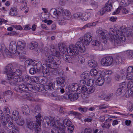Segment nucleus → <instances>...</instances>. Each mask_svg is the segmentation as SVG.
Masks as SVG:
<instances>
[{"label": "nucleus", "instance_id": "1", "mask_svg": "<svg viewBox=\"0 0 133 133\" xmlns=\"http://www.w3.org/2000/svg\"><path fill=\"white\" fill-rule=\"evenodd\" d=\"M84 44L82 41H78L75 45L71 44L67 48L58 44V47L61 52L66 53L67 52L69 55L64 54L63 55V59L66 62L69 63H73L74 60L77 57L79 52H82L84 48Z\"/></svg>", "mask_w": 133, "mask_h": 133}, {"label": "nucleus", "instance_id": "2", "mask_svg": "<svg viewBox=\"0 0 133 133\" xmlns=\"http://www.w3.org/2000/svg\"><path fill=\"white\" fill-rule=\"evenodd\" d=\"M44 53L47 59L44 58H42V61L44 64L47 65V67L50 69H54L57 68V65L60 64L59 59L57 56L59 55V52L57 51L54 45L50 46V49L47 47L44 49Z\"/></svg>", "mask_w": 133, "mask_h": 133}, {"label": "nucleus", "instance_id": "3", "mask_svg": "<svg viewBox=\"0 0 133 133\" xmlns=\"http://www.w3.org/2000/svg\"><path fill=\"white\" fill-rule=\"evenodd\" d=\"M128 28L124 26L121 27L120 28L116 31V34L114 35L112 34H109L108 38L112 42H114L115 44L119 46L121 43L125 41V38L124 36V34L128 32Z\"/></svg>", "mask_w": 133, "mask_h": 133}, {"label": "nucleus", "instance_id": "4", "mask_svg": "<svg viewBox=\"0 0 133 133\" xmlns=\"http://www.w3.org/2000/svg\"><path fill=\"white\" fill-rule=\"evenodd\" d=\"M59 118L57 116L54 118L50 116L46 118L45 125L47 128H50L51 129V133H55L56 130L57 131L59 129V125L60 124L59 122Z\"/></svg>", "mask_w": 133, "mask_h": 133}, {"label": "nucleus", "instance_id": "5", "mask_svg": "<svg viewBox=\"0 0 133 133\" xmlns=\"http://www.w3.org/2000/svg\"><path fill=\"white\" fill-rule=\"evenodd\" d=\"M13 73H14V75L11 76L9 82L11 85H16L18 83V80L20 77L19 76L21 75L22 71L19 69H14Z\"/></svg>", "mask_w": 133, "mask_h": 133}, {"label": "nucleus", "instance_id": "6", "mask_svg": "<svg viewBox=\"0 0 133 133\" xmlns=\"http://www.w3.org/2000/svg\"><path fill=\"white\" fill-rule=\"evenodd\" d=\"M17 48L16 49L17 50V55H19L20 53L25 54L26 53V50L24 48L25 44L24 41L23 40L19 41L17 43Z\"/></svg>", "mask_w": 133, "mask_h": 133}, {"label": "nucleus", "instance_id": "7", "mask_svg": "<svg viewBox=\"0 0 133 133\" xmlns=\"http://www.w3.org/2000/svg\"><path fill=\"white\" fill-rule=\"evenodd\" d=\"M5 70L4 71V74L6 75V78L9 81L11 79V76H13L14 73H13L14 69L12 65L10 64H8L4 68Z\"/></svg>", "mask_w": 133, "mask_h": 133}, {"label": "nucleus", "instance_id": "8", "mask_svg": "<svg viewBox=\"0 0 133 133\" xmlns=\"http://www.w3.org/2000/svg\"><path fill=\"white\" fill-rule=\"evenodd\" d=\"M92 35L90 32H87L84 35L82 39L84 44L86 45H88L91 41L92 37Z\"/></svg>", "mask_w": 133, "mask_h": 133}, {"label": "nucleus", "instance_id": "9", "mask_svg": "<svg viewBox=\"0 0 133 133\" xmlns=\"http://www.w3.org/2000/svg\"><path fill=\"white\" fill-rule=\"evenodd\" d=\"M113 62V58L112 57L107 56L102 59L101 63L104 66H109L112 65Z\"/></svg>", "mask_w": 133, "mask_h": 133}, {"label": "nucleus", "instance_id": "10", "mask_svg": "<svg viewBox=\"0 0 133 133\" xmlns=\"http://www.w3.org/2000/svg\"><path fill=\"white\" fill-rule=\"evenodd\" d=\"M63 124L62 123H60V124L59 125V130L62 133L65 132L64 128L65 127H68L72 125V123L69 119H65L63 121Z\"/></svg>", "mask_w": 133, "mask_h": 133}, {"label": "nucleus", "instance_id": "11", "mask_svg": "<svg viewBox=\"0 0 133 133\" xmlns=\"http://www.w3.org/2000/svg\"><path fill=\"white\" fill-rule=\"evenodd\" d=\"M36 118L38 121V123L37 122L35 126L34 129L35 131L37 133H39L41 131V123L39 121L40 120L41 116L40 114L38 112H37L35 114Z\"/></svg>", "mask_w": 133, "mask_h": 133}, {"label": "nucleus", "instance_id": "12", "mask_svg": "<svg viewBox=\"0 0 133 133\" xmlns=\"http://www.w3.org/2000/svg\"><path fill=\"white\" fill-rule=\"evenodd\" d=\"M59 10L61 13H62V17L63 19L65 20L69 19L71 18V13L68 10L66 9H63L60 8Z\"/></svg>", "mask_w": 133, "mask_h": 133}, {"label": "nucleus", "instance_id": "13", "mask_svg": "<svg viewBox=\"0 0 133 133\" xmlns=\"http://www.w3.org/2000/svg\"><path fill=\"white\" fill-rule=\"evenodd\" d=\"M126 77L128 80H133V66H129L127 69Z\"/></svg>", "mask_w": 133, "mask_h": 133}, {"label": "nucleus", "instance_id": "14", "mask_svg": "<svg viewBox=\"0 0 133 133\" xmlns=\"http://www.w3.org/2000/svg\"><path fill=\"white\" fill-rule=\"evenodd\" d=\"M66 89L67 92L77 91L78 92L80 87H79L77 84L73 83L67 87Z\"/></svg>", "mask_w": 133, "mask_h": 133}, {"label": "nucleus", "instance_id": "15", "mask_svg": "<svg viewBox=\"0 0 133 133\" xmlns=\"http://www.w3.org/2000/svg\"><path fill=\"white\" fill-rule=\"evenodd\" d=\"M93 47L96 50H103L104 49L103 45L96 40H93L91 43Z\"/></svg>", "mask_w": 133, "mask_h": 133}, {"label": "nucleus", "instance_id": "16", "mask_svg": "<svg viewBox=\"0 0 133 133\" xmlns=\"http://www.w3.org/2000/svg\"><path fill=\"white\" fill-rule=\"evenodd\" d=\"M96 32L102 36L103 39H105V40L107 39L109 35H108V32L106 30H103L101 28H99L97 30Z\"/></svg>", "mask_w": 133, "mask_h": 133}, {"label": "nucleus", "instance_id": "17", "mask_svg": "<svg viewBox=\"0 0 133 133\" xmlns=\"http://www.w3.org/2000/svg\"><path fill=\"white\" fill-rule=\"evenodd\" d=\"M9 49L11 51V52L14 54H16V55H17V50L16 49L17 47L16 46V44L15 42H11L9 44Z\"/></svg>", "mask_w": 133, "mask_h": 133}, {"label": "nucleus", "instance_id": "18", "mask_svg": "<svg viewBox=\"0 0 133 133\" xmlns=\"http://www.w3.org/2000/svg\"><path fill=\"white\" fill-rule=\"evenodd\" d=\"M14 90L18 92H22L27 91L26 84H22L18 87L14 88Z\"/></svg>", "mask_w": 133, "mask_h": 133}, {"label": "nucleus", "instance_id": "19", "mask_svg": "<svg viewBox=\"0 0 133 133\" xmlns=\"http://www.w3.org/2000/svg\"><path fill=\"white\" fill-rule=\"evenodd\" d=\"M57 83L58 86L61 87H64L65 84V80L64 78L59 77L56 79Z\"/></svg>", "mask_w": 133, "mask_h": 133}, {"label": "nucleus", "instance_id": "20", "mask_svg": "<svg viewBox=\"0 0 133 133\" xmlns=\"http://www.w3.org/2000/svg\"><path fill=\"white\" fill-rule=\"evenodd\" d=\"M30 78L29 76L27 75L25 76L24 77L21 76L19 77V79L18 80V83L19 82L23 81L24 83L28 84L30 82Z\"/></svg>", "mask_w": 133, "mask_h": 133}, {"label": "nucleus", "instance_id": "21", "mask_svg": "<svg viewBox=\"0 0 133 133\" xmlns=\"http://www.w3.org/2000/svg\"><path fill=\"white\" fill-rule=\"evenodd\" d=\"M22 110L23 115H29L30 110L28 106L27 105H24L22 107Z\"/></svg>", "mask_w": 133, "mask_h": 133}, {"label": "nucleus", "instance_id": "22", "mask_svg": "<svg viewBox=\"0 0 133 133\" xmlns=\"http://www.w3.org/2000/svg\"><path fill=\"white\" fill-rule=\"evenodd\" d=\"M91 13L89 12H85L83 13L81 16L82 20L84 21H87L90 17Z\"/></svg>", "mask_w": 133, "mask_h": 133}, {"label": "nucleus", "instance_id": "23", "mask_svg": "<svg viewBox=\"0 0 133 133\" xmlns=\"http://www.w3.org/2000/svg\"><path fill=\"white\" fill-rule=\"evenodd\" d=\"M104 82V77L100 76L96 80V84L99 86H102Z\"/></svg>", "mask_w": 133, "mask_h": 133}, {"label": "nucleus", "instance_id": "24", "mask_svg": "<svg viewBox=\"0 0 133 133\" xmlns=\"http://www.w3.org/2000/svg\"><path fill=\"white\" fill-rule=\"evenodd\" d=\"M34 68L37 70V72L40 71L41 69V65L38 61H36L34 63Z\"/></svg>", "mask_w": 133, "mask_h": 133}, {"label": "nucleus", "instance_id": "25", "mask_svg": "<svg viewBox=\"0 0 133 133\" xmlns=\"http://www.w3.org/2000/svg\"><path fill=\"white\" fill-rule=\"evenodd\" d=\"M19 112L16 110L14 111L12 115V120H14L15 121L19 119Z\"/></svg>", "mask_w": 133, "mask_h": 133}, {"label": "nucleus", "instance_id": "26", "mask_svg": "<svg viewBox=\"0 0 133 133\" xmlns=\"http://www.w3.org/2000/svg\"><path fill=\"white\" fill-rule=\"evenodd\" d=\"M40 85L39 84L37 83L34 85V92L36 91H42L43 87L42 85Z\"/></svg>", "mask_w": 133, "mask_h": 133}, {"label": "nucleus", "instance_id": "27", "mask_svg": "<svg viewBox=\"0 0 133 133\" xmlns=\"http://www.w3.org/2000/svg\"><path fill=\"white\" fill-rule=\"evenodd\" d=\"M52 86V83L51 82H49L47 84L45 85L43 88L46 91H48L50 90H52L53 88Z\"/></svg>", "mask_w": 133, "mask_h": 133}, {"label": "nucleus", "instance_id": "28", "mask_svg": "<svg viewBox=\"0 0 133 133\" xmlns=\"http://www.w3.org/2000/svg\"><path fill=\"white\" fill-rule=\"evenodd\" d=\"M37 122L35 121L27 122V124L28 128L30 130H32Z\"/></svg>", "mask_w": 133, "mask_h": 133}, {"label": "nucleus", "instance_id": "29", "mask_svg": "<svg viewBox=\"0 0 133 133\" xmlns=\"http://www.w3.org/2000/svg\"><path fill=\"white\" fill-rule=\"evenodd\" d=\"M123 59L121 56H117L115 59V63L116 64H120L123 61Z\"/></svg>", "mask_w": 133, "mask_h": 133}, {"label": "nucleus", "instance_id": "30", "mask_svg": "<svg viewBox=\"0 0 133 133\" xmlns=\"http://www.w3.org/2000/svg\"><path fill=\"white\" fill-rule=\"evenodd\" d=\"M68 114L69 115L70 114H72L77 118H78V119H80L81 118V116H82V114L78 112H75L74 111H69L68 112Z\"/></svg>", "mask_w": 133, "mask_h": 133}, {"label": "nucleus", "instance_id": "31", "mask_svg": "<svg viewBox=\"0 0 133 133\" xmlns=\"http://www.w3.org/2000/svg\"><path fill=\"white\" fill-rule=\"evenodd\" d=\"M89 65L91 68H94L96 67L97 65L96 61L94 60H89L88 62Z\"/></svg>", "mask_w": 133, "mask_h": 133}, {"label": "nucleus", "instance_id": "32", "mask_svg": "<svg viewBox=\"0 0 133 133\" xmlns=\"http://www.w3.org/2000/svg\"><path fill=\"white\" fill-rule=\"evenodd\" d=\"M19 129L17 127L14 126L13 128L12 127L11 129H9L8 130V132L10 133H19Z\"/></svg>", "mask_w": 133, "mask_h": 133}, {"label": "nucleus", "instance_id": "33", "mask_svg": "<svg viewBox=\"0 0 133 133\" xmlns=\"http://www.w3.org/2000/svg\"><path fill=\"white\" fill-rule=\"evenodd\" d=\"M10 15L12 16H16L17 14V9L15 7H13L10 10Z\"/></svg>", "mask_w": 133, "mask_h": 133}, {"label": "nucleus", "instance_id": "34", "mask_svg": "<svg viewBox=\"0 0 133 133\" xmlns=\"http://www.w3.org/2000/svg\"><path fill=\"white\" fill-rule=\"evenodd\" d=\"M111 10L105 6L104 8H102L99 11V15H102L107 12H109Z\"/></svg>", "mask_w": 133, "mask_h": 133}, {"label": "nucleus", "instance_id": "35", "mask_svg": "<svg viewBox=\"0 0 133 133\" xmlns=\"http://www.w3.org/2000/svg\"><path fill=\"white\" fill-rule=\"evenodd\" d=\"M38 46L37 43L35 42H32L29 44V46L30 49H33L36 48Z\"/></svg>", "mask_w": 133, "mask_h": 133}, {"label": "nucleus", "instance_id": "36", "mask_svg": "<svg viewBox=\"0 0 133 133\" xmlns=\"http://www.w3.org/2000/svg\"><path fill=\"white\" fill-rule=\"evenodd\" d=\"M42 72L43 75V76L46 77L50 74V71L48 68H43L42 70Z\"/></svg>", "mask_w": 133, "mask_h": 133}, {"label": "nucleus", "instance_id": "37", "mask_svg": "<svg viewBox=\"0 0 133 133\" xmlns=\"http://www.w3.org/2000/svg\"><path fill=\"white\" fill-rule=\"evenodd\" d=\"M112 0H109L105 4V6L111 10L112 9Z\"/></svg>", "mask_w": 133, "mask_h": 133}, {"label": "nucleus", "instance_id": "38", "mask_svg": "<svg viewBox=\"0 0 133 133\" xmlns=\"http://www.w3.org/2000/svg\"><path fill=\"white\" fill-rule=\"evenodd\" d=\"M78 54H78L77 57L74 60L77 58V60L78 62L80 64H82L84 63V58L81 56L78 55Z\"/></svg>", "mask_w": 133, "mask_h": 133}, {"label": "nucleus", "instance_id": "39", "mask_svg": "<svg viewBox=\"0 0 133 133\" xmlns=\"http://www.w3.org/2000/svg\"><path fill=\"white\" fill-rule=\"evenodd\" d=\"M127 84L128 89H130L131 92L133 91V80H129Z\"/></svg>", "mask_w": 133, "mask_h": 133}, {"label": "nucleus", "instance_id": "40", "mask_svg": "<svg viewBox=\"0 0 133 133\" xmlns=\"http://www.w3.org/2000/svg\"><path fill=\"white\" fill-rule=\"evenodd\" d=\"M6 115V121H7L8 123L9 124H10L11 125L14 122L12 119L11 118L10 116L9 115V114Z\"/></svg>", "mask_w": 133, "mask_h": 133}, {"label": "nucleus", "instance_id": "41", "mask_svg": "<svg viewBox=\"0 0 133 133\" xmlns=\"http://www.w3.org/2000/svg\"><path fill=\"white\" fill-rule=\"evenodd\" d=\"M101 126L103 128L108 129L111 125L110 123L106 122L105 123H102L101 124Z\"/></svg>", "mask_w": 133, "mask_h": 133}, {"label": "nucleus", "instance_id": "42", "mask_svg": "<svg viewBox=\"0 0 133 133\" xmlns=\"http://www.w3.org/2000/svg\"><path fill=\"white\" fill-rule=\"evenodd\" d=\"M79 111L82 114H84L88 110V108L85 107H82L80 106L78 108Z\"/></svg>", "mask_w": 133, "mask_h": 133}, {"label": "nucleus", "instance_id": "43", "mask_svg": "<svg viewBox=\"0 0 133 133\" xmlns=\"http://www.w3.org/2000/svg\"><path fill=\"white\" fill-rule=\"evenodd\" d=\"M27 91L29 90L32 92H34V85L31 84H26Z\"/></svg>", "mask_w": 133, "mask_h": 133}, {"label": "nucleus", "instance_id": "44", "mask_svg": "<svg viewBox=\"0 0 133 133\" xmlns=\"http://www.w3.org/2000/svg\"><path fill=\"white\" fill-rule=\"evenodd\" d=\"M126 54L129 59H131L133 58V51H132L128 50L126 51Z\"/></svg>", "mask_w": 133, "mask_h": 133}, {"label": "nucleus", "instance_id": "45", "mask_svg": "<svg viewBox=\"0 0 133 133\" xmlns=\"http://www.w3.org/2000/svg\"><path fill=\"white\" fill-rule=\"evenodd\" d=\"M89 75V72L88 71H85L81 74V76L82 79H85L88 77Z\"/></svg>", "mask_w": 133, "mask_h": 133}, {"label": "nucleus", "instance_id": "46", "mask_svg": "<svg viewBox=\"0 0 133 133\" xmlns=\"http://www.w3.org/2000/svg\"><path fill=\"white\" fill-rule=\"evenodd\" d=\"M79 87H80V89H79V90L78 91V93H80L82 92L83 93L86 91L87 92L88 88H87L86 86H85Z\"/></svg>", "mask_w": 133, "mask_h": 133}, {"label": "nucleus", "instance_id": "47", "mask_svg": "<svg viewBox=\"0 0 133 133\" xmlns=\"http://www.w3.org/2000/svg\"><path fill=\"white\" fill-rule=\"evenodd\" d=\"M30 82L36 83L39 81V78L37 76H33L30 78Z\"/></svg>", "mask_w": 133, "mask_h": 133}, {"label": "nucleus", "instance_id": "48", "mask_svg": "<svg viewBox=\"0 0 133 133\" xmlns=\"http://www.w3.org/2000/svg\"><path fill=\"white\" fill-rule=\"evenodd\" d=\"M97 108L99 110H102L105 109L108 107V106L105 104H100L98 106H96Z\"/></svg>", "mask_w": 133, "mask_h": 133}, {"label": "nucleus", "instance_id": "49", "mask_svg": "<svg viewBox=\"0 0 133 133\" xmlns=\"http://www.w3.org/2000/svg\"><path fill=\"white\" fill-rule=\"evenodd\" d=\"M33 61L32 59L27 60L25 62V64L26 66H28V65H33Z\"/></svg>", "mask_w": 133, "mask_h": 133}, {"label": "nucleus", "instance_id": "50", "mask_svg": "<svg viewBox=\"0 0 133 133\" xmlns=\"http://www.w3.org/2000/svg\"><path fill=\"white\" fill-rule=\"evenodd\" d=\"M98 73V71L96 69H92L90 71V74L91 76H96Z\"/></svg>", "mask_w": 133, "mask_h": 133}, {"label": "nucleus", "instance_id": "51", "mask_svg": "<svg viewBox=\"0 0 133 133\" xmlns=\"http://www.w3.org/2000/svg\"><path fill=\"white\" fill-rule=\"evenodd\" d=\"M50 97L52 98V99H56L58 98V95L56 92H53L50 94Z\"/></svg>", "mask_w": 133, "mask_h": 133}, {"label": "nucleus", "instance_id": "52", "mask_svg": "<svg viewBox=\"0 0 133 133\" xmlns=\"http://www.w3.org/2000/svg\"><path fill=\"white\" fill-rule=\"evenodd\" d=\"M95 90V88L94 87H90L88 88L87 92L89 94L93 93Z\"/></svg>", "mask_w": 133, "mask_h": 133}, {"label": "nucleus", "instance_id": "53", "mask_svg": "<svg viewBox=\"0 0 133 133\" xmlns=\"http://www.w3.org/2000/svg\"><path fill=\"white\" fill-rule=\"evenodd\" d=\"M17 123L21 126L23 125L24 124V121L22 118H19L17 120Z\"/></svg>", "mask_w": 133, "mask_h": 133}, {"label": "nucleus", "instance_id": "54", "mask_svg": "<svg viewBox=\"0 0 133 133\" xmlns=\"http://www.w3.org/2000/svg\"><path fill=\"white\" fill-rule=\"evenodd\" d=\"M3 112L6 115L9 114H10V110L8 107H4L3 109Z\"/></svg>", "mask_w": 133, "mask_h": 133}, {"label": "nucleus", "instance_id": "55", "mask_svg": "<svg viewBox=\"0 0 133 133\" xmlns=\"http://www.w3.org/2000/svg\"><path fill=\"white\" fill-rule=\"evenodd\" d=\"M94 81L93 79H90L88 81L87 83V86L91 87L94 84Z\"/></svg>", "mask_w": 133, "mask_h": 133}, {"label": "nucleus", "instance_id": "56", "mask_svg": "<svg viewBox=\"0 0 133 133\" xmlns=\"http://www.w3.org/2000/svg\"><path fill=\"white\" fill-rule=\"evenodd\" d=\"M74 126L72 125L67 128V131L69 133H72L74 130Z\"/></svg>", "mask_w": 133, "mask_h": 133}, {"label": "nucleus", "instance_id": "57", "mask_svg": "<svg viewBox=\"0 0 133 133\" xmlns=\"http://www.w3.org/2000/svg\"><path fill=\"white\" fill-rule=\"evenodd\" d=\"M23 54L20 53L19 55H18L19 56L20 61L22 62L24 61L26 59V57L24 55H23Z\"/></svg>", "mask_w": 133, "mask_h": 133}, {"label": "nucleus", "instance_id": "58", "mask_svg": "<svg viewBox=\"0 0 133 133\" xmlns=\"http://www.w3.org/2000/svg\"><path fill=\"white\" fill-rule=\"evenodd\" d=\"M80 85L79 87H83L85 86L86 84V81L82 79L80 80L79 82Z\"/></svg>", "mask_w": 133, "mask_h": 133}, {"label": "nucleus", "instance_id": "59", "mask_svg": "<svg viewBox=\"0 0 133 133\" xmlns=\"http://www.w3.org/2000/svg\"><path fill=\"white\" fill-rule=\"evenodd\" d=\"M92 24L91 23H89L85 25L83 27L81 28V30H82L83 29H85L87 28H89L91 27L92 26Z\"/></svg>", "mask_w": 133, "mask_h": 133}, {"label": "nucleus", "instance_id": "60", "mask_svg": "<svg viewBox=\"0 0 133 133\" xmlns=\"http://www.w3.org/2000/svg\"><path fill=\"white\" fill-rule=\"evenodd\" d=\"M73 96V98H71V101H72L76 100L79 97V95L76 93L74 94Z\"/></svg>", "mask_w": 133, "mask_h": 133}, {"label": "nucleus", "instance_id": "61", "mask_svg": "<svg viewBox=\"0 0 133 133\" xmlns=\"http://www.w3.org/2000/svg\"><path fill=\"white\" fill-rule=\"evenodd\" d=\"M37 70L34 68H31L29 70V72L31 74H34L36 73H37Z\"/></svg>", "mask_w": 133, "mask_h": 133}, {"label": "nucleus", "instance_id": "62", "mask_svg": "<svg viewBox=\"0 0 133 133\" xmlns=\"http://www.w3.org/2000/svg\"><path fill=\"white\" fill-rule=\"evenodd\" d=\"M122 93V90L120 88H118L117 90L116 94L117 96H118L121 95Z\"/></svg>", "mask_w": 133, "mask_h": 133}, {"label": "nucleus", "instance_id": "63", "mask_svg": "<svg viewBox=\"0 0 133 133\" xmlns=\"http://www.w3.org/2000/svg\"><path fill=\"white\" fill-rule=\"evenodd\" d=\"M126 83L125 82L120 83L119 85V88L122 90H123L126 87Z\"/></svg>", "mask_w": 133, "mask_h": 133}, {"label": "nucleus", "instance_id": "64", "mask_svg": "<svg viewBox=\"0 0 133 133\" xmlns=\"http://www.w3.org/2000/svg\"><path fill=\"white\" fill-rule=\"evenodd\" d=\"M84 133H92V130L90 128H87L85 129Z\"/></svg>", "mask_w": 133, "mask_h": 133}]
</instances>
